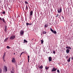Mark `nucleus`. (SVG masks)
Instances as JSON below:
<instances>
[{
    "label": "nucleus",
    "mask_w": 73,
    "mask_h": 73,
    "mask_svg": "<svg viewBox=\"0 0 73 73\" xmlns=\"http://www.w3.org/2000/svg\"><path fill=\"white\" fill-rule=\"evenodd\" d=\"M24 33V31H22L21 32V35H23Z\"/></svg>",
    "instance_id": "nucleus-14"
},
{
    "label": "nucleus",
    "mask_w": 73,
    "mask_h": 73,
    "mask_svg": "<svg viewBox=\"0 0 73 73\" xmlns=\"http://www.w3.org/2000/svg\"><path fill=\"white\" fill-rule=\"evenodd\" d=\"M8 38L7 37L4 40V42H6L8 40Z\"/></svg>",
    "instance_id": "nucleus-16"
},
{
    "label": "nucleus",
    "mask_w": 73,
    "mask_h": 73,
    "mask_svg": "<svg viewBox=\"0 0 73 73\" xmlns=\"http://www.w3.org/2000/svg\"><path fill=\"white\" fill-rule=\"evenodd\" d=\"M2 72V70L0 68V73H1Z\"/></svg>",
    "instance_id": "nucleus-27"
},
{
    "label": "nucleus",
    "mask_w": 73,
    "mask_h": 73,
    "mask_svg": "<svg viewBox=\"0 0 73 73\" xmlns=\"http://www.w3.org/2000/svg\"><path fill=\"white\" fill-rule=\"evenodd\" d=\"M52 33H53L54 34H57V32L56 31H53Z\"/></svg>",
    "instance_id": "nucleus-18"
},
{
    "label": "nucleus",
    "mask_w": 73,
    "mask_h": 73,
    "mask_svg": "<svg viewBox=\"0 0 73 73\" xmlns=\"http://www.w3.org/2000/svg\"><path fill=\"white\" fill-rule=\"evenodd\" d=\"M28 62H29V56L28 55Z\"/></svg>",
    "instance_id": "nucleus-24"
},
{
    "label": "nucleus",
    "mask_w": 73,
    "mask_h": 73,
    "mask_svg": "<svg viewBox=\"0 0 73 73\" xmlns=\"http://www.w3.org/2000/svg\"><path fill=\"white\" fill-rule=\"evenodd\" d=\"M43 34H46V32L45 31H44L42 32Z\"/></svg>",
    "instance_id": "nucleus-20"
},
{
    "label": "nucleus",
    "mask_w": 73,
    "mask_h": 73,
    "mask_svg": "<svg viewBox=\"0 0 73 73\" xmlns=\"http://www.w3.org/2000/svg\"><path fill=\"white\" fill-rule=\"evenodd\" d=\"M2 20L5 24H6V22L5 21V19H4V18H2Z\"/></svg>",
    "instance_id": "nucleus-11"
},
{
    "label": "nucleus",
    "mask_w": 73,
    "mask_h": 73,
    "mask_svg": "<svg viewBox=\"0 0 73 73\" xmlns=\"http://www.w3.org/2000/svg\"><path fill=\"white\" fill-rule=\"evenodd\" d=\"M71 60H73V57H72L71 58Z\"/></svg>",
    "instance_id": "nucleus-38"
},
{
    "label": "nucleus",
    "mask_w": 73,
    "mask_h": 73,
    "mask_svg": "<svg viewBox=\"0 0 73 73\" xmlns=\"http://www.w3.org/2000/svg\"><path fill=\"white\" fill-rule=\"evenodd\" d=\"M50 30L52 32H53V31H53V29H52V28H50Z\"/></svg>",
    "instance_id": "nucleus-22"
},
{
    "label": "nucleus",
    "mask_w": 73,
    "mask_h": 73,
    "mask_svg": "<svg viewBox=\"0 0 73 73\" xmlns=\"http://www.w3.org/2000/svg\"><path fill=\"white\" fill-rule=\"evenodd\" d=\"M57 11L58 13H61V12H62V8H61V7H60V8L58 9Z\"/></svg>",
    "instance_id": "nucleus-3"
},
{
    "label": "nucleus",
    "mask_w": 73,
    "mask_h": 73,
    "mask_svg": "<svg viewBox=\"0 0 73 73\" xmlns=\"http://www.w3.org/2000/svg\"><path fill=\"white\" fill-rule=\"evenodd\" d=\"M54 73H56V72H54Z\"/></svg>",
    "instance_id": "nucleus-42"
},
{
    "label": "nucleus",
    "mask_w": 73,
    "mask_h": 73,
    "mask_svg": "<svg viewBox=\"0 0 73 73\" xmlns=\"http://www.w3.org/2000/svg\"><path fill=\"white\" fill-rule=\"evenodd\" d=\"M33 15V11H31L30 13V16L29 19L30 20H32V15Z\"/></svg>",
    "instance_id": "nucleus-2"
},
{
    "label": "nucleus",
    "mask_w": 73,
    "mask_h": 73,
    "mask_svg": "<svg viewBox=\"0 0 73 73\" xmlns=\"http://www.w3.org/2000/svg\"><path fill=\"white\" fill-rule=\"evenodd\" d=\"M25 4H28V3L27 1H25Z\"/></svg>",
    "instance_id": "nucleus-29"
},
{
    "label": "nucleus",
    "mask_w": 73,
    "mask_h": 73,
    "mask_svg": "<svg viewBox=\"0 0 73 73\" xmlns=\"http://www.w3.org/2000/svg\"><path fill=\"white\" fill-rule=\"evenodd\" d=\"M5 55H3V60H4V58H5Z\"/></svg>",
    "instance_id": "nucleus-25"
},
{
    "label": "nucleus",
    "mask_w": 73,
    "mask_h": 73,
    "mask_svg": "<svg viewBox=\"0 0 73 73\" xmlns=\"http://www.w3.org/2000/svg\"><path fill=\"white\" fill-rule=\"evenodd\" d=\"M26 9L27 10H28V6L27 5L26 6Z\"/></svg>",
    "instance_id": "nucleus-26"
},
{
    "label": "nucleus",
    "mask_w": 73,
    "mask_h": 73,
    "mask_svg": "<svg viewBox=\"0 0 73 73\" xmlns=\"http://www.w3.org/2000/svg\"><path fill=\"white\" fill-rule=\"evenodd\" d=\"M40 41L42 44H43V43L44 42V40H40Z\"/></svg>",
    "instance_id": "nucleus-21"
},
{
    "label": "nucleus",
    "mask_w": 73,
    "mask_h": 73,
    "mask_svg": "<svg viewBox=\"0 0 73 73\" xmlns=\"http://www.w3.org/2000/svg\"><path fill=\"white\" fill-rule=\"evenodd\" d=\"M32 41H33V39H32Z\"/></svg>",
    "instance_id": "nucleus-40"
},
{
    "label": "nucleus",
    "mask_w": 73,
    "mask_h": 73,
    "mask_svg": "<svg viewBox=\"0 0 73 73\" xmlns=\"http://www.w3.org/2000/svg\"><path fill=\"white\" fill-rule=\"evenodd\" d=\"M32 23H26V25L27 26H28V25H32Z\"/></svg>",
    "instance_id": "nucleus-13"
},
{
    "label": "nucleus",
    "mask_w": 73,
    "mask_h": 73,
    "mask_svg": "<svg viewBox=\"0 0 73 73\" xmlns=\"http://www.w3.org/2000/svg\"><path fill=\"white\" fill-rule=\"evenodd\" d=\"M66 49H67L66 50V52L67 53H69L70 52V50L72 49V48L70 46H66Z\"/></svg>",
    "instance_id": "nucleus-1"
},
{
    "label": "nucleus",
    "mask_w": 73,
    "mask_h": 73,
    "mask_svg": "<svg viewBox=\"0 0 73 73\" xmlns=\"http://www.w3.org/2000/svg\"><path fill=\"white\" fill-rule=\"evenodd\" d=\"M68 62H70V57L68 60H67Z\"/></svg>",
    "instance_id": "nucleus-17"
},
{
    "label": "nucleus",
    "mask_w": 73,
    "mask_h": 73,
    "mask_svg": "<svg viewBox=\"0 0 73 73\" xmlns=\"http://www.w3.org/2000/svg\"><path fill=\"white\" fill-rule=\"evenodd\" d=\"M23 53H24V52H22L21 53V55H20V56H21V54H23Z\"/></svg>",
    "instance_id": "nucleus-35"
},
{
    "label": "nucleus",
    "mask_w": 73,
    "mask_h": 73,
    "mask_svg": "<svg viewBox=\"0 0 73 73\" xmlns=\"http://www.w3.org/2000/svg\"><path fill=\"white\" fill-rule=\"evenodd\" d=\"M60 20L61 21H64V17L62 16H61Z\"/></svg>",
    "instance_id": "nucleus-7"
},
{
    "label": "nucleus",
    "mask_w": 73,
    "mask_h": 73,
    "mask_svg": "<svg viewBox=\"0 0 73 73\" xmlns=\"http://www.w3.org/2000/svg\"><path fill=\"white\" fill-rule=\"evenodd\" d=\"M57 69L55 68L54 67L53 69L51 70V71H52V72H55L57 70Z\"/></svg>",
    "instance_id": "nucleus-6"
},
{
    "label": "nucleus",
    "mask_w": 73,
    "mask_h": 73,
    "mask_svg": "<svg viewBox=\"0 0 73 73\" xmlns=\"http://www.w3.org/2000/svg\"><path fill=\"white\" fill-rule=\"evenodd\" d=\"M5 66V71H6V72H7V66Z\"/></svg>",
    "instance_id": "nucleus-12"
},
{
    "label": "nucleus",
    "mask_w": 73,
    "mask_h": 73,
    "mask_svg": "<svg viewBox=\"0 0 73 73\" xmlns=\"http://www.w3.org/2000/svg\"><path fill=\"white\" fill-rule=\"evenodd\" d=\"M3 14H5V11H3Z\"/></svg>",
    "instance_id": "nucleus-36"
},
{
    "label": "nucleus",
    "mask_w": 73,
    "mask_h": 73,
    "mask_svg": "<svg viewBox=\"0 0 73 73\" xmlns=\"http://www.w3.org/2000/svg\"><path fill=\"white\" fill-rule=\"evenodd\" d=\"M0 21H2V19L1 17H0Z\"/></svg>",
    "instance_id": "nucleus-33"
},
{
    "label": "nucleus",
    "mask_w": 73,
    "mask_h": 73,
    "mask_svg": "<svg viewBox=\"0 0 73 73\" xmlns=\"http://www.w3.org/2000/svg\"><path fill=\"white\" fill-rule=\"evenodd\" d=\"M58 16H59V15L58 14H57V15L56 16V17H57Z\"/></svg>",
    "instance_id": "nucleus-32"
},
{
    "label": "nucleus",
    "mask_w": 73,
    "mask_h": 73,
    "mask_svg": "<svg viewBox=\"0 0 73 73\" xmlns=\"http://www.w3.org/2000/svg\"><path fill=\"white\" fill-rule=\"evenodd\" d=\"M12 62L13 63H15L16 62V60L15 57L12 58Z\"/></svg>",
    "instance_id": "nucleus-5"
},
{
    "label": "nucleus",
    "mask_w": 73,
    "mask_h": 73,
    "mask_svg": "<svg viewBox=\"0 0 73 73\" xmlns=\"http://www.w3.org/2000/svg\"><path fill=\"white\" fill-rule=\"evenodd\" d=\"M5 53H6V52H5V53H4L3 55H5Z\"/></svg>",
    "instance_id": "nucleus-39"
},
{
    "label": "nucleus",
    "mask_w": 73,
    "mask_h": 73,
    "mask_svg": "<svg viewBox=\"0 0 73 73\" xmlns=\"http://www.w3.org/2000/svg\"><path fill=\"white\" fill-rule=\"evenodd\" d=\"M8 29H7V26H5V31L6 32L7 31Z\"/></svg>",
    "instance_id": "nucleus-9"
},
{
    "label": "nucleus",
    "mask_w": 73,
    "mask_h": 73,
    "mask_svg": "<svg viewBox=\"0 0 73 73\" xmlns=\"http://www.w3.org/2000/svg\"><path fill=\"white\" fill-rule=\"evenodd\" d=\"M15 38L16 36H15V35H13L10 37V40H13L15 39Z\"/></svg>",
    "instance_id": "nucleus-4"
},
{
    "label": "nucleus",
    "mask_w": 73,
    "mask_h": 73,
    "mask_svg": "<svg viewBox=\"0 0 73 73\" xmlns=\"http://www.w3.org/2000/svg\"><path fill=\"white\" fill-rule=\"evenodd\" d=\"M48 67H47V66H46L45 67V69L46 70V69H48Z\"/></svg>",
    "instance_id": "nucleus-28"
},
{
    "label": "nucleus",
    "mask_w": 73,
    "mask_h": 73,
    "mask_svg": "<svg viewBox=\"0 0 73 73\" xmlns=\"http://www.w3.org/2000/svg\"><path fill=\"white\" fill-rule=\"evenodd\" d=\"M53 52L54 53H54H56V52L54 51H53Z\"/></svg>",
    "instance_id": "nucleus-34"
},
{
    "label": "nucleus",
    "mask_w": 73,
    "mask_h": 73,
    "mask_svg": "<svg viewBox=\"0 0 73 73\" xmlns=\"http://www.w3.org/2000/svg\"><path fill=\"white\" fill-rule=\"evenodd\" d=\"M7 48L8 49H10V47H9V46H7Z\"/></svg>",
    "instance_id": "nucleus-30"
},
{
    "label": "nucleus",
    "mask_w": 73,
    "mask_h": 73,
    "mask_svg": "<svg viewBox=\"0 0 73 73\" xmlns=\"http://www.w3.org/2000/svg\"><path fill=\"white\" fill-rule=\"evenodd\" d=\"M14 54H15V53H14Z\"/></svg>",
    "instance_id": "nucleus-41"
},
{
    "label": "nucleus",
    "mask_w": 73,
    "mask_h": 73,
    "mask_svg": "<svg viewBox=\"0 0 73 73\" xmlns=\"http://www.w3.org/2000/svg\"><path fill=\"white\" fill-rule=\"evenodd\" d=\"M48 27V25L47 24H45V25H44V28H47Z\"/></svg>",
    "instance_id": "nucleus-15"
},
{
    "label": "nucleus",
    "mask_w": 73,
    "mask_h": 73,
    "mask_svg": "<svg viewBox=\"0 0 73 73\" xmlns=\"http://www.w3.org/2000/svg\"><path fill=\"white\" fill-rule=\"evenodd\" d=\"M48 60L50 61H50H52V57H51V56H50Z\"/></svg>",
    "instance_id": "nucleus-10"
},
{
    "label": "nucleus",
    "mask_w": 73,
    "mask_h": 73,
    "mask_svg": "<svg viewBox=\"0 0 73 73\" xmlns=\"http://www.w3.org/2000/svg\"><path fill=\"white\" fill-rule=\"evenodd\" d=\"M12 70L11 71V73H14L15 72V70H14V67H12Z\"/></svg>",
    "instance_id": "nucleus-8"
},
{
    "label": "nucleus",
    "mask_w": 73,
    "mask_h": 73,
    "mask_svg": "<svg viewBox=\"0 0 73 73\" xmlns=\"http://www.w3.org/2000/svg\"><path fill=\"white\" fill-rule=\"evenodd\" d=\"M57 72L58 73H60V70H59L58 69L57 70Z\"/></svg>",
    "instance_id": "nucleus-31"
},
{
    "label": "nucleus",
    "mask_w": 73,
    "mask_h": 73,
    "mask_svg": "<svg viewBox=\"0 0 73 73\" xmlns=\"http://www.w3.org/2000/svg\"><path fill=\"white\" fill-rule=\"evenodd\" d=\"M39 68L40 69H42V68H43V66L41 65V66H40Z\"/></svg>",
    "instance_id": "nucleus-23"
},
{
    "label": "nucleus",
    "mask_w": 73,
    "mask_h": 73,
    "mask_svg": "<svg viewBox=\"0 0 73 73\" xmlns=\"http://www.w3.org/2000/svg\"><path fill=\"white\" fill-rule=\"evenodd\" d=\"M24 42H23V43H25V42H28V41L25 39L24 40Z\"/></svg>",
    "instance_id": "nucleus-19"
},
{
    "label": "nucleus",
    "mask_w": 73,
    "mask_h": 73,
    "mask_svg": "<svg viewBox=\"0 0 73 73\" xmlns=\"http://www.w3.org/2000/svg\"><path fill=\"white\" fill-rule=\"evenodd\" d=\"M36 40H35V41H36Z\"/></svg>",
    "instance_id": "nucleus-43"
},
{
    "label": "nucleus",
    "mask_w": 73,
    "mask_h": 73,
    "mask_svg": "<svg viewBox=\"0 0 73 73\" xmlns=\"http://www.w3.org/2000/svg\"><path fill=\"white\" fill-rule=\"evenodd\" d=\"M68 56H66V59H67V58H68Z\"/></svg>",
    "instance_id": "nucleus-37"
}]
</instances>
